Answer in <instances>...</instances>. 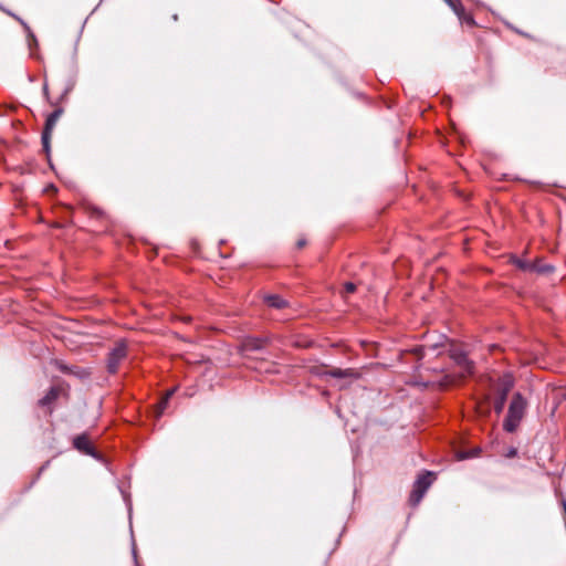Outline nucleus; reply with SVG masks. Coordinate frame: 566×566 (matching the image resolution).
Masks as SVG:
<instances>
[{
    "mask_svg": "<svg viewBox=\"0 0 566 566\" xmlns=\"http://www.w3.org/2000/svg\"><path fill=\"white\" fill-rule=\"evenodd\" d=\"M59 396V390L56 388H51L46 395L39 400V405L40 406H48L50 405L52 401H54Z\"/></svg>",
    "mask_w": 566,
    "mask_h": 566,
    "instance_id": "nucleus-12",
    "label": "nucleus"
},
{
    "mask_svg": "<svg viewBox=\"0 0 566 566\" xmlns=\"http://www.w3.org/2000/svg\"><path fill=\"white\" fill-rule=\"evenodd\" d=\"M433 474L431 472H426L421 474L413 484V490L410 495V502L412 505L419 504L422 500L426 491L433 482Z\"/></svg>",
    "mask_w": 566,
    "mask_h": 566,
    "instance_id": "nucleus-3",
    "label": "nucleus"
},
{
    "mask_svg": "<svg viewBox=\"0 0 566 566\" xmlns=\"http://www.w3.org/2000/svg\"><path fill=\"white\" fill-rule=\"evenodd\" d=\"M168 398H164L160 400V402L158 403L156 410H155V413H156V418H159L161 417V415L164 413L165 409L167 408L168 406Z\"/></svg>",
    "mask_w": 566,
    "mask_h": 566,
    "instance_id": "nucleus-15",
    "label": "nucleus"
},
{
    "mask_svg": "<svg viewBox=\"0 0 566 566\" xmlns=\"http://www.w3.org/2000/svg\"><path fill=\"white\" fill-rule=\"evenodd\" d=\"M74 447L77 450L83 451L87 454L92 453V448H91L90 441L84 436H78L74 439Z\"/></svg>",
    "mask_w": 566,
    "mask_h": 566,
    "instance_id": "nucleus-8",
    "label": "nucleus"
},
{
    "mask_svg": "<svg viewBox=\"0 0 566 566\" xmlns=\"http://www.w3.org/2000/svg\"><path fill=\"white\" fill-rule=\"evenodd\" d=\"M335 378H350L356 379L358 374L354 371V369H340V368H332L325 373Z\"/></svg>",
    "mask_w": 566,
    "mask_h": 566,
    "instance_id": "nucleus-7",
    "label": "nucleus"
},
{
    "mask_svg": "<svg viewBox=\"0 0 566 566\" xmlns=\"http://www.w3.org/2000/svg\"><path fill=\"white\" fill-rule=\"evenodd\" d=\"M344 290H345V293H347V294L354 293L356 291V285L352 282H347L344 284Z\"/></svg>",
    "mask_w": 566,
    "mask_h": 566,
    "instance_id": "nucleus-18",
    "label": "nucleus"
},
{
    "mask_svg": "<svg viewBox=\"0 0 566 566\" xmlns=\"http://www.w3.org/2000/svg\"><path fill=\"white\" fill-rule=\"evenodd\" d=\"M478 453H479V450H478V449L472 450V452H470V453H469V452L460 453V454H459V459H461V460H462V459H467V458H470V457H475V455H478Z\"/></svg>",
    "mask_w": 566,
    "mask_h": 566,
    "instance_id": "nucleus-19",
    "label": "nucleus"
},
{
    "mask_svg": "<svg viewBox=\"0 0 566 566\" xmlns=\"http://www.w3.org/2000/svg\"><path fill=\"white\" fill-rule=\"evenodd\" d=\"M449 356L455 363V365L461 369V377L467 375H471L474 369V364L467 357V354L454 345H450Z\"/></svg>",
    "mask_w": 566,
    "mask_h": 566,
    "instance_id": "nucleus-2",
    "label": "nucleus"
},
{
    "mask_svg": "<svg viewBox=\"0 0 566 566\" xmlns=\"http://www.w3.org/2000/svg\"><path fill=\"white\" fill-rule=\"evenodd\" d=\"M51 133L52 132H48V130H44L43 134H42V143H43V147L46 151H49V145H50V138H51Z\"/></svg>",
    "mask_w": 566,
    "mask_h": 566,
    "instance_id": "nucleus-16",
    "label": "nucleus"
},
{
    "mask_svg": "<svg viewBox=\"0 0 566 566\" xmlns=\"http://www.w3.org/2000/svg\"><path fill=\"white\" fill-rule=\"evenodd\" d=\"M126 345L123 342L116 344V346L112 349L107 358L108 371L112 374L116 373L120 361L126 357Z\"/></svg>",
    "mask_w": 566,
    "mask_h": 566,
    "instance_id": "nucleus-5",
    "label": "nucleus"
},
{
    "mask_svg": "<svg viewBox=\"0 0 566 566\" xmlns=\"http://www.w3.org/2000/svg\"><path fill=\"white\" fill-rule=\"evenodd\" d=\"M513 387H514V379L511 375H504L500 379V382L497 386L499 397L494 403V410L497 415H500L503 411L504 405L506 401V397Z\"/></svg>",
    "mask_w": 566,
    "mask_h": 566,
    "instance_id": "nucleus-4",
    "label": "nucleus"
},
{
    "mask_svg": "<svg viewBox=\"0 0 566 566\" xmlns=\"http://www.w3.org/2000/svg\"><path fill=\"white\" fill-rule=\"evenodd\" d=\"M514 263L517 268L524 270V271H533L535 269V263H530L520 259H515Z\"/></svg>",
    "mask_w": 566,
    "mask_h": 566,
    "instance_id": "nucleus-13",
    "label": "nucleus"
},
{
    "mask_svg": "<svg viewBox=\"0 0 566 566\" xmlns=\"http://www.w3.org/2000/svg\"><path fill=\"white\" fill-rule=\"evenodd\" d=\"M175 391H176V388L168 390L166 392V395L164 396V398H168V400H169L171 398V396L175 394Z\"/></svg>",
    "mask_w": 566,
    "mask_h": 566,
    "instance_id": "nucleus-23",
    "label": "nucleus"
},
{
    "mask_svg": "<svg viewBox=\"0 0 566 566\" xmlns=\"http://www.w3.org/2000/svg\"><path fill=\"white\" fill-rule=\"evenodd\" d=\"M450 7L459 18H462V14H464V8L460 1H450Z\"/></svg>",
    "mask_w": 566,
    "mask_h": 566,
    "instance_id": "nucleus-14",
    "label": "nucleus"
},
{
    "mask_svg": "<svg viewBox=\"0 0 566 566\" xmlns=\"http://www.w3.org/2000/svg\"><path fill=\"white\" fill-rule=\"evenodd\" d=\"M264 302L273 308L282 310L285 308L289 303L286 300L282 298L280 295L270 294L264 296Z\"/></svg>",
    "mask_w": 566,
    "mask_h": 566,
    "instance_id": "nucleus-6",
    "label": "nucleus"
},
{
    "mask_svg": "<svg viewBox=\"0 0 566 566\" xmlns=\"http://www.w3.org/2000/svg\"><path fill=\"white\" fill-rule=\"evenodd\" d=\"M517 454V450L515 448L509 449L506 457L507 458H514Z\"/></svg>",
    "mask_w": 566,
    "mask_h": 566,
    "instance_id": "nucleus-22",
    "label": "nucleus"
},
{
    "mask_svg": "<svg viewBox=\"0 0 566 566\" xmlns=\"http://www.w3.org/2000/svg\"><path fill=\"white\" fill-rule=\"evenodd\" d=\"M553 270V266L551 265H539L535 263V269H533L534 272L537 273H548Z\"/></svg>",
    "mask_w": 566,
    "mask_h": 566,
    "instance_id": "nucleus-17",
    "label": "nucleus"
},
{
    "mask_svg": "<svg viewBox=\"0 0 566 566\" xmlns=\"http://www.w3.org/2000/svg\"><path fill=\"white\" fill-rule=\"evenodd\" d=\"M6 12H7L8 14L12 15L13 18H15V19H17V20H18V21H19V22H20V23L25 28V30L30 31V30H29V27L27 25V23H25L22 19L18 18V17H17V15H14L13 13H11L10 11H6Z\"/></svg>",
    "mask_w": 566,
    "mask_h": 566,
    "instance_id": "nucleus-21",
    "label": "nucleus"
},
{
    "mask_svg": "<svg viewBox=\"0 0 566 566\" xmlns=\"http://www.w3.org/2000/svg\"><path fill=\"white\" fill-rule=\"evenodd\" d=\"M440 339L441 340H447V337L446 336H441ZM441 346H443L442 342L434 343V344H431V345H423V346H420V347L416 348L415 353L418 354V355L424 356L426 352H429V350L434 352L436 349H438Z\"/></svg>",
    "mask_w": 566,
    "mask_h": 566,
    "instance_id": "nucleus-11",
    "label": "nucleus"
},
{
    "mask_svg": "<svg viewBox=\"0 0 566 566\" xmlns=\"http://www.w3.org/2000/svg\"><path fill=\"white\" fill-rule=\"evenodd\" d=\"M62 109H55L50 116L46 118L44 130L52 132L60 116L62 115Z\"/></svg>",
    "mask_w": 566,
    "mask_h": 566,
    "instance_id": "nucleus-9",
    "label": "nucleus"
},
{
    "mask_svg": "<svg viewBox=\"0 0 566 566\" xmlns=\"http://www.w3.org/2000/svg\"><path fill=\"white\" fill-rule=\"evenodd\" d=\"M526 408V399L520 392H515L509 406L507 416L503 422L504 430L514 432L524 418Z\"/></svg>",
    "mask_w": 566,
    "mask_h": 566,
    "instance_id": "nucleus-1",
    "label": "nucleus"
},
{
    "mask_svg": "<svg viewBox=\"0 0 566 566\" xmlns=\"http://www.w3.org/2000/svg\"><path fill=\"white\" fill-rule=\"evenodd\" d=\"M305 244H306L305 239H300V240L297 241V243H296L297 248H300V249H301V248H303V247H305Z\"/></svg>",
    "mask_w": 566,
    "mask_h": 566,
    "instance_id": "nucleus-24",
    "label": "nucleus"
},
{
    "mask_svg": "<svg viewBox=\"0 0 566 566\" xmlns=\"http://www.w3.org/2000/svg\"><path fill=\"white\" fill-rule=\"evenodd\" d=\"M264 344H265V340H263V339L251 338L244 343L243 348L247 352L259 350L264 346Z\"/></svg>",
    "mask_w": 566,
    "mask_h": 566,
    "instance_id": "nucleus-10",
    "label": "nucleus"
},
{
    "mask_svg": "<svg viewBox=\"0 0 566 566\" xmlns=\"http://www.w3.org/2000/svg\"><path fill=\"white\" fill-rule=\"evenodd\" d=\"M460 20L467 22L468 24H473L474 23V20L471 15L467 14L464 12V14H462V18H459Z\"/></svg>",
    "mask_w": 566,
    "mask_h": 566,
    "instance_id": "nucleus-20",
    "label": "nucleus"
},
{
    "mask_svg": "<svg viewBox=\"0 0 566 566\" xmlns=\"http://www.w3.org/2000/svg\"><path fill=\"white\" fill-rule=\"evenodd\" d=\"M30 38L32 39V41H33L34 43H36V40H35V38H34V35H33V34H31V33H30Z\"/></svg>",
    "mask_w": 566,
    "mask_h": 566,
    "instance_id": "nucleus-25",
    "label": "nucleus"
}]
</instances>
